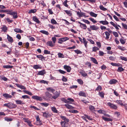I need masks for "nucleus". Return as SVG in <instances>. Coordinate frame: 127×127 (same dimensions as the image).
<instances>
[{
  "mask_svg": "<svg viewBox=\"0 0 127 127\" xmlns=\"http://www.w3.org/2000/svg\"><path fill=\"white\" fill-rule=\"evenodd\" d=\"M107 105L110 108L112 109L116 110L118 108L114 104L111 102H108L107 103Z\"/></svg>",
  "mask_w": 127,
  "mask_h": 127,
  "instance_id": "nucleus-1",
  "label": "nucleus"
},
{
  "mask_svg": "<svg viewBox=\"0 0 127 127\" xmlns=\"http://www.w3.org/2000/svg\"><path fill=\"white\" fill-rule=\"evenodd\" d=\"M69 39V38L67 37H65L60 38L59 39L58 41V43H59L62 44L63 42Z\"/></svg>",
  "mask_w": 127,
  "mask_h": 127,
  "instance_id": "nucleus-2",
  "label": "nucleus"
},
{
  "mask_svg": "<svg viewBox=\"0 0 127 127\" xmlns=\"http://www.w3.org/2000/svg\"><path fill=\"white\" fill-rule=\"evenodd\" d=\"M43 113L42 116L43 117L46 118L49 117L51 116V114L49 113L48 111H46Z\"/></svg>",
  "mask_w": 127,
  "mask_h": 127,
  "instance_id": "nucleus-3",
  "label": "nucleus"
},
{
  "mask_svg": "<svg viewBox=\"0 0 127 127\" xmlns=\"http://www.w3.org/2000/svg\"><path fill=\"white\" fill-rule=\"evenodd\" d=\"M32 98L36 99V100L39 101H41L42 99V98L40 96L37 95H33L32 96Z\"/></svg>",
  "mask_w": 127,
  "mask_h": 127,
  "instance_id": "nucleus-4",
  "label": "nucleus"
},
{
  "mask_svg": "<svg viewBox=\"0 0 127 127\" xmlns=\"http://www.w3.org/2000/svg\"><path fill=\"white\" fill-rule=\"evenodd\" d=\"M66 70L67 72H69L71 70V68L69 66L65 65L63 67Z\"/></svg>",
  "mask_w": 127,
  "mask_h": 127,
  "instance_id": "nucleus-5",
  "label": "nucleus"
},
{
  "mask_svg": "<svg viewBox=\"0 0 127 127\" xmlns=\"http://www.w3.org/2000/svg\"><path fill=\"white\" fill-rule=\"evenodd\" d=\"M47 45L51 47H53L54 46L55 44L51 41H48L46 43Z\"/></svg>",
  "mask_w": 127,
  "mask_h": 127,
  "instance_id": "nucleus-6",
  "label": "nucleus"
},
{
  "mask_svg": "<svg viewBox=\"0 0 127 127\" xmlns=\"http://www.w3.org/2000/svg\"><path fill=\"white\" fill-rule=\"evenodd\" d=\"M78 23L80 24V27L84 30L86 29L87 28V26L85 24H83L80 22H78Z\"/></svg>",
  "mask_w": 127,
  "mask_h": 127,
  "instance_id": "nucleus-7",
  "label": "nucleus"
},
{
  "mask_svg": "<svg viewBox=\"0 0 127 127\" xmlns=\"http://www.w3.org/2000/svg\"><path fill=\"white\" fill-rule=\"evenodd\" d=\"M61 124L62 127H67L68 125V123L64 121H62L61 122Z\"/></svg>",
  "mask_w": 127,
  "mask_h": 127,
  "instance_id": "nucleus-8",
  "label": "nucleus"
},
{
  "mask_svg": "<svg viewBox=\"0 0 127 127\" xmlns=\"http://www.w3.org/2000/svg\"><path fill=\"white\" fill-rule=\"evenodd\" d=\"M3 96L6 98H11L12 96L7 94H3Z\"/></svg>",
  "mask_w": 127,
  "mask_h": 127,
  "instance_id": "nucleus-9",
  "label": "nucleus"
},
{
  "mask_svg": "<svg viewBox=\"0 0 127 127\" xmlns=\"http://www.w3.org/2000/svg\"><path fill=\"white\" fill-rule=\"evenodd\" d=\"M1 28L2 29V31H3L4 32H7V28L5 25H3Z\"/></svg>",
  "mask_w": 127,
  "mask_h": 127,
  "instance_id": "nucleus-10",
  "label": "nucleus"
},
{
  "mask_svg": "<svg viewBox=\"0 0 127 127\" xmlns=\"http://www.w3.org/2000/svg\"><path fill=\"white\" fill-rule=\"evenodd\" d=\"M7 38L8 40V41L10 43L12 42L13 41V39H12V38L8 34H7Z\"/></svg>",
  "mask_w": 127,
  "mask_h": 127,
  "instance_id": "nucleus-11",
  "label": "nucleus"
},
{
  "mask_svg": "<svg viewBox=\"0 0 127 127\" xmlns=\"http://www.w3.org/2000/svg\"><path fill=\"white\" fill-rule=\"evenodd\" d=\"M11 15L13 16V18H14L15 19L18 17L17 13L15 12L12 11Z\"/></svg>",
  "mask_w": 127,
  "mask_h": 127,
  "instance_id": "nucleus-12",
  "label": "nucleus"
},
{
  "mask_svg": "<svg viewBox=\"0 0 127 127\" xmlns=\"http://www.w3.org/2000/svg\"><path fill=\"white\" fill-rule=\"evenodd\" d=\"M17 105L15 104L12 103H9V108H14L17 107Z\"/></svg>",
  "mask_w": 127,
  "mask_h": 127,
  "instance_id": "nucleus-13",
  "label": "nucleus"
},
{
  "mask_svg": "<svg viewBox=\"0 0 127 127\" xmlns=\"http://www.w3.org/2000/svg\"><path fill=\"white\" fill-rule=\"evenodd\" d=\"M90 28L93 30H96L98 29L97 26L95 25L90 26Z\"/></svg>",
  "mask_w": 127,
  "mask_h": 127,
  "instance_id": "nucleus-14",
  "label": "nucleus"
},
{
  "mask_svg": "<svg viewBox=\"0 0 127 127\" xmlns=\"http://www.w3.org/2000/svg\"><path fill=\"white\" fill-rule=\"evenodd\" d=\"M79 95L80 96H83L85 97L86 96V93L83 91H80L79 93Z\"/></svg>",
  "mask_w": 127,
  "mask_h": 127,
  "instance_id": "nucleus-15",
  "label": "nucleus"
},
{
  "mask_svg": "<svg viewBox=\"0 0 127 127\" xmlns=\"http://www.w3.org/2000/svg\"><path fill=\"white\" fill-rule=\"evenodd\" d=\"M90 58L91 60L94 64H98V63L95 58L92 57H91Z\"/></svg>",
  "mask_w": 127,
  "mask_h": 127,
  "instance_id": "nucleus-16",
  "label": "nucleus"
},
{
  "mask_svg": "<svg viewBox=\"0 0 127 127\" xmlns=\"http://www.w3.org/2000/svg\"><path fill=\"white\" fill-rule=\"evenodd\" d=\"M15 102L17 104L22 105L24 104V103L23 102V101L20 100H15Z\"/></svg>",
  "mask_w": 127,
  "mask_h": 127,
  "instance_id": "nucleus-17",
  "label": "nucleus"
},
{
  "mask_svg": "<svg viewBox=\"0 0 127 127\" xmlns=\"http://www.w3.org/2000/svg\"><path fill=\"white\" fill-rule=\"evenodd\" d=\"M102 118L105 121L111 122L113 121V120L112 119L106 118L103 116L102 117Z\"/></svg>",
  "mask_w": 127,
  "mask_h": 127,
  "instance_id": "nucleus-18",
  "label": "nucleus"
},
{
  "mask_svg": "<svg viewBox=\"0 0 127 127\" xmlns=\"http://www.w3.org/2000/svg\"><path fill=\"white\" fill-rule=\"evenodd\" d=\"M117 82V80L114 79H112L109 81V83L110 84H115Z\"/></svg>",
  "mask_w": 127,
  "mask_h": 127,
  "instance_id": "nucleus-19",
  "label": "nucleus"
},
{
  "mask_svg": "<svg viewBox=\"0 0 127 127\" xmlns=\"http://www.w3.org/2000/svg\"><path fill=\"white\" fill-rule=\"evenodd\" d=\"M41 67V65L39 64L34 65L33 66V68L35 69L40 68Z\"/></svg>",
  "mask_w": 127,
  "mask_h": 127,
  "instance_id": "nucleus-20",
  "label": "nucleus"
},
{
  "mask_svg": "<svg viewBox=\"0 0 127 127\" xmlns=\"http://www.w3.org/2000/svg\"><path fill=\"white\" fill-rule=\"evenodd\" d=\"M100 23L102 24L103 25H107L108 24V22L106 21H101L99 22Z\"/></svg>",
  "mask_w": 127,
  "mask_h": 127,
  "instance_id": "nucleus-21",
  "label": "nucleus"
},
{
  "mask_svg": "<svg viewBox=\"0 0 127 127\" xmlns=\"http://www.w3.org/2000/svg\"><path fill=\"white\" fill-rule=\"evenodd\" d=\"M51 109L52 111L55 113H58V111L56 108L55 107H51Z\"/></svg>",
  "mask_w": 127,
  "mask_h": 127,
  "instance_id": "nucleus-22",
  "label": "nucleus"
},
{
  "mask_svg": "<svg viewBox=\"0 0 127 127\" xmlns=\"http://www.w3.org/2000/svg\"><path fill=\"white\" fill-rule=\"evenodd\" d=\"M64 106L68 109H72L74 108V107L71 106L68 104H65Z\"/></svg>",
  "mask_w": 127,
  "mask_h": 127,
  "instance_id": "nucleus-23",
  "label": "nucleus"
},
{
  "mask_svg": "<svg viewBox=\"0 0 127 127\" xmlns=\"http://www.w3.org/2000/svg\"><path fill=\"white\" fill-rule=\"evenodd\" d=\"M33 20L34 21L36 22L38 24L40 23V21L36 16H34L33 17Z\"/></svg>",
  "mask_w": 127,
  "mask_h": 127,
  "instance_id": "nucleus-24",
  "label": "nucleus"
},
{
  "mask_svg": "<svg viewBox=\"0 0 127 127\" xmlns=\"http://www.w3.org/2000/svg\"><path fill=\"white\" fill-rule=\"evenodd\" d=\"M80 73L82 75L83 77L86 76L87 75V74L85 73L84 71L83 70L81 71Z\"/></svg>",
  "mask_w": 127,
  "mask_h": 127,
  "instance_id": "nucleus-25",
  "label": "nucleus"
},
{
  "mask_svg": "<svg viewBox=\"0 0 127 127\" xmlns=\"http://www.w3.org/2000/svg\"><path fill=\"white\" fill-rule=\"evenodd\" d=\"M89 108L90 110H91V111L94 112L95 111V108L94 107L92 106V105H90L89 107Z\"/></svg>",
  "mask_w": 127,
  "mask_h": 127,
  "instance_id": "nucleus-26",
  "label": "nucleus"
},
{
  "mask_svg": "<svg viewBox=\"0 0 127 127\" xmlns=\"http://www.w3.org/2000/svg\"><path fill=\"white\" fill-rule=\"evenodd\" d=\"M45 95L47 97L49 98H50L52 96V95L48 92H46L45 93Z\"/></svg>",
  "mask_w": 127,
  "mask_h": 127,
  "instance_id": "nucleus-27",
  "label": "nucleus"
},
{
  "mask_svg": "<svg viewBox=\"0 0 127 127\" xmlns=\"http://www.w3.org/2000/svg\"><path fill=\"white\" fill-rule=\"evenodd\" d=\"M46 90L49 92L53 93L55 90L51 87H48L46 89Z\"/></svg>",
  "mask_w": 127,
  "mask_h": 127,
  "instance_id": "nucleus-28",
  "label": "nucleus"
},
{
  "mask_svg": "<svg viewBox=\"0 0 127 127\" xmlns=\"http://www.w3.org/2000/svg\"><path fill=\"white\" fill-rule=\"evenodd\" d=\"M122 101L120 100H117L116 101V102L117 103H118L120 104L121 106H124V105H125V104H124L122 103Z\"/></svg>",
  "mask_w": 127,
  "mask_h": 127,
  "instance_id": "nucleus-29",
  "label": "nucleus"
},
{
  "mask_svg": "<svg viewBox=\"0 0 127 127\" xmlns=\"http://www.w3.org/2000/svg\"><path fill=\"white\" fill-rule=\"evenodd\" d=\"M40 104L41 106H43L45 107H47L49 104V103H46L45 102L41 103Z\"/></svg>",
  "mask_w": 127,
  "mask_h": 127,
  "instance_id": "nucleus-30",
  "label": "nucleus"
},
{
  "mask_svg": "<svg viewBox=\"0 0 127 127\" xmlns=\"http://www.w3.org/2000/svg\"><path fill=\"white\" fill-rule=\"evenodd\" d=\"M105 35H106V37L105 38L106 39H108L109 38V36L110 35L109 33L108 32H105Z\"/></svg>",
  "mask_w": 127,
  "mask_h": 127,
  "instance_id": "nucleus-31",
  "label": "nucleus"
},
{
  "mask_svg": "<svg viewBox=\"0 0 127 127\" xmlns=\"http://www.w3.org/2000/svg\"><path fill=\"white\" fill-rule=\"evenodd\" d=\"M14 31L17 32L22 33L23 31L19 29H15L14 30Z\"/></svg>",
  "mask_w": 127,
  "mask_h": 127,
  "instance_id": "nucleus-32",
  "label": "nucleus"
},
{
  "mask_svg": "<svg viewBox=\"0 0 127 127\" xmlns=\"http://www.w3.org/2000/svg\"><path fill=\"white\" fill-rule=\"evenodd\" d=\"M90 15L92 16L96 17L97 16V15L92 12H91L90 13Z\"/></svg>",
  "mask_w": 127,
  "mask_h": 127,
  "instance_id": "nucleus-33",
  "label": "nucleus"
},
{
  "mask_svg": "<svg viewBox=\"0 0 127 127\" xmlns=\"http://www.w3.org/2000/svg\"><path fill=\"white\" fill-rule=\"evenodd\" d=\"M100 9L102 10L105 11L107 10V9L104 7L102 5H101L99 6Z\"/></svg>",
  "mask_w": 127,
  "mask_h": 127,
  "instance_id": "nucleus-34",
  "label": "nucleus"
},
{
  "mask_svg": "<svg viewBox=\"0 0 127 127\" xmlns=\"http://www.w3.org/2000/svg\"><path fill=\"white\" fill-rule=\"evenodd\" d=\"M36 57L38 58L39 59V60H42V59H44L45 57L41 55H37L36 56Z\"/></svg>",
  "mask_w": 127,
  "mask_h": 127,
  "instance_id": "nucleus-35",
  "label": "nucleus"
},
{
  "mask_svg": "<svg viewBox=\"0 0 127 127\" xmlns=\"http://www.w3.org/2000/svg\"><path fill=\"white\" fill-rule=\"evenodd\" d=\"M3 67L5 68H10L13 67V66L10 65H4L3 66Z\"/></svg>",
  "mask_w": 127,
  "mask_h": 127,
  "instance_id": "nucleus-36",
  "label": "nucleus"
},
{
  "mask_svg": "<svg viewBox=\"0 0 127 127\" xmlns=\"http://www.w3.org/2000/svg\"><path fill=\"white\" fill-rule=\"evenodd\" d=\"M40 32L41 33L47 35H48L49 34L48 32L47 31H45L41 30L40 31Z\"/></svg>",
  "mask_w": 127,
  "mask_h": 127,
  "instance_id": "nucleus-37",
  "label": "nucleus"
},
{
  "mask_svg": "<svg viewBox=\"0 0 127 127\" xmlns=\"http://www.w3.org/2000/svg\"><path fill=\"white\" fill-rule=\"evenodd\" d=\"M45 73V71L44 70L39 71L38 74L39 75H43Z\"/></svg>",
  "mask_w": 127,
  "mask_h": 127,
  "instance_id": "nucleus-38",
  "label": "nucleus"
},
{
  "mask_svg": "<svg viewBox=\"0 0 127 127\" xmlns=\"http://www.w3.org/2000/svg\"><path fill=\"white\" fill-rule=\"evenodd\" d=\"M83 43H84L85 47H86L88 42L86 41V39L85 38H83Z\"/></svg>",
  "mask_w": 127,
  "mask_h": 127,
  "instance_id": "nucleus-39",
  "label": "nucleus"
},
{
  "mask_svg": "<svg viewBox=\"0 0 127 127\" xmlns=\"http://www.w3.org/2000/svg\"><path fill=\"white\" fill-rule=\"evenodd\" d=\"M111 64L113 66H121V64H117L116 63H111Z\"/></svg>",
  "mask_w": 127,
  "mask_h": 127,
  "instance_id": "nucleus-40",
  "label": "nucleus"
},
{
  "mask_svg": "<svg viewBox=\"0 0 127 127\" xmlns=\"http://www.w3.org/2000/svg\"><path fill=\"white\" fill-rule=\"evenodd\" d=\"M58 55V57L60 58H64V56L63 54L60 53H59Z\"/></svg>",
  "mask_w": 127,
  "mask_h": 127,
  "instance_id": "nucleus-41",
  "label": "nucleus"
},
{
  "mask_svg": "<svg viewBox=\"0 0 127 127\" xmlns=\"http://www.w3.org/2000/svg\"><path fill=\"white\" fill-rule=\"evenodd\" d=\"M124 70V69H123L122 67H118L117 71L119 72H121L123 71Z\"/></svg>",
  "mask_w": 127,
  "mask_h": 127,
  "instance_id": "nucleus-42",
  "label": "nucleus"
},
{
  "mask_svg": "<svg viewBox=\"0 0 127 127\" xmlns=\"http://www.w3.org/2000/svg\"><path fill=\"white\" fill-rule=\"evenodd\" d=\"M36 11V9H31L30 10L29 13H34Z\"/></svg>",
  "mask_w": 127,
  "mask_h": 127,
  "instance_id": "nucleus-43",
  "label": "nucleus"
},
{
  "mask_svg": "<svg viewBox=\"0 0 127 127\" xmlns=\"http://www.w3.org/2000/svg\"><path fill=\"white\" fill-rule=\"evenodd\" d=\"M69 16H71L72 15V13L70 12V11L69 10H65L64 11Z\"/></svg>",
  "mask_w": 127,
  "mask_h": 127,
  "instance_id": "nucleus-44",
  "label": "nucleus"
},
{
  "mask_svg": "<svg viewBox=\"0 0 127 127\" xmlns=\"http://www.w3.org/2000/svg\"><path fill=\"white\" fill-rule=\"evenodd\" d=\"M120 41L121 43L123 44H124L126 42V40L125 39H123V38H121Z\"/></svg>",
  "mask_w": 127,
  "mask_h": 127,
  "instance_id": "nucleus-45",
  "label": "nucleus"
},
{
  "mask_svg": "<svg viewBox=\"0 0 127 127\" xmlns=\"http://www.w3.org/2000/svg\"><path fill=\"white\" fill-rule=\"evenodd\" d=\"M51 23L53 24H56L57 22L54 19H52L51 20Z\"/></svg>",
  "mask_w": 127,
  "mask_h": 127,
  "instance_id": "nucleus-46",
  "label": "nucleus"
},
{
  "mask_svg": "<svg viewBox=\"0 0 127 127\" xmlns=\"http://www.w3.org/2000/svg\"><path fill=\"white\" fill-rule=\"evenodd\" d=\"M118 48L122 51H124L126 50V49L124 47H122L120 46H119L118 47Z\"/></svg>",
  "mask_w": 127,
  "mask_h": 127,
  "instance_id": "nucleus-47",
  "label": "nucleus"
},
{
  "mask_svg": "<svg viewBox=\"0 0 127 127\" xmlns=\"http://www.w3.org/2000/svg\"><path fill=\"white\" fill-rule=\"evenodd\" d=\"M69 111L70 112L74 113H77L78 112V111L77 110H69Z\"/></svg>",
  "mask_w": 127,
  "mask_h": 127,
  "instance_id": "nucleus-48",
  "label": "nucleus"
},
{
  "mask_svg": "<svg viewBox=\"0 0 127 127\" xmlns=\"http://www.w3.org/2000/svg\"><path fill=\"white\" fill-rule=\"evenodd\" d=\"M67 0H65L63 2V4L65 7H68V5L67 4Z\"/></svg>",
  "mask_w": 127,
  "mask_h": 127,
  "instance_id": "nucleus-49",
  "label": "nucleus"
},
{
  "mask_svg": "<svg viewBox=\"0 0 127 127\" xmlns=\"http://www.w3.org/2000/svg\"><path fill=\"white\" fill-rule=\"evenodd\" d=\"M52 40L53 42L55 44V43H56V41L57 39L56 37H52Z\"/></svg>",
  "mask_w": 127,
  "mask_h": 127,
  "instance_id": "nucleus-50",
  "label": "nucleus"
},
{
  "mask_svg": "<svg viewBox=\"0 0 127 127\" xmlns=\"http://www.w3.org/2000/svg\"><path fill=\"white\" fill-rule=\"evenodd\" d=\"M99 50V49L96 47H94L93 48L92 50L93 51H96L98 50Z\"/></svg>",
  "mask_w": 127,
  "mask_h": 127,
  "instance_id": "nucleus-51",
  "label": "nucleus"
},
{
  "mask_svg": "<svg viewBox=\"0 0 127 127\" xmlns=\"http://www.w3.org/2000/svg\"><path fill=\"white\" fill-rule=\"evenodd\" d=\"M121 24L123 27L125 29L127 30V25L123 23H122Z\"/></svg>",
  "mask_w": 127,
  "mask_h": 127,
  "instance_id": "nucleus-52",
  "label": "nucleus"
},
{
  "mask_svg": "<svg viewBox=\"0 0 127 127\" xmlns=\"http://www.w3.org/2000/svg\"><path fill=\"white\" fill-rule=\"evenodd\" d=\"M53 94L55 96H57V97H59V93H58L57 91H55L53 93Z\"/></svg>",
  "mask_w": 127,
  "mask_h": 127,
  "instance_id": "nucleus-53",
  "label": "nucleus"
},
{
  "mask_svg": "<svg viewBox=\"0 0 127 127\" xmlns=\"http://www.w3.org/2000/svg\"><path fill=\"white\" fill-rule=\"evenodd\" d=\"M78 82L80 84H83V81L81 79H78L77 80Z\"/></svg>",
  "mask_w": 127,
  "mask_h": 127,
  "instance_id": "nucleus-54",
  "label": "nucleus"
},
{
  "mask_svg": "<svg viewBox=\"0 0 127 127\" xmlns=\"http://www.w3.org/2000/svg\"><path fill=\"white\" fill-rule=\"evenodd\" d=\"M22 97L24 99L28 98L30 99V97L29 96L27 95H23L22 96Z\"/></svg>",
  "mask_w": 127,
  "mask_h": 127,
  "instance_id": "nucleus-55",
  "label": "nucleus"
},
{
  "mask_svg": "<svg viewBox=\"0 0 127 127\" xmlns=\"http://www.w3.org/2000/svg\"><path fill=\"white\" fill-rule=\"evenodd\" d=\"M99 95L102 98H104V94L103 92H99Z\"/></svg>",
  "mask_w": 127,
  "mask_h": 127,
  "instance_id": "nucleus-56",
  "label": "nucleus"
},
{
  "mask_svg": "<svg viewBox=\"0 0 127 127\" xmlns=\"http://www.w3.org/2000/svg\"><path fill=\"white\" fill-rule=\"evenodd\" d=\"M85 116L86 118H87L89 120H93L92 118H91L90 116L87 115H85Z\"/></svg>",
  "mask_w": 127,
  "mask_h": 127,
  "instance_id": "nucleus-57",
  "label": "nucleus"
},
{
  "mask_svg": "<svg viewBox=\"0 0 127 127\" xmlns=\"http://www.w3.org/2000/svg\"><path fill=\"white\" fill-rule=\"evenodd\" d=\"M44 53L45 54H50V51L46 50H44Z\"/></svg>",
  "mask_w": 127,
  "mask_h": 127,
  "instance_id": "nucleus-58",
  "label": "nucleus"
},
{
  "mask_svg": "<svg viewBox=\"0 0 127 127\" xmlns=\"http://www.w3.org/2000/svg\"><path fill=\"white\" fill-rule=\"evenodd\" d=\"M82 21H83L85 23H87V24H90V22H89V21L87 20H85L84 19H83L82 20Z\"/></svg>",
  "mask_w": 127,
  "mask_h": 127,
  "instance_id": "nucleus-59",
  "label": "nucleus"
},
{
  "mask_svg": "<svg viewBox=\"0 0 127 127\" xmlns=\"http://www.w3.org/2000/svg\"><path fill=\"white\" fill-rule=\"evenodd\" d=\"M30 107L31 108L34 109L35 110H39V109L34 106H31Z\"/></svg>",
  "mask_w": 127,
  "mask_h": 127,
  "instance_id": "nucleus-60",
  "label": "nucleus"
},
{
  "mask_svg": "<svg viewBox=\"0 0 127 127\" xmlns=\"http://www.w3.org/2000/svg\"><path fill=\"white\" fill-rule=\"evenodd\" d=\"M113 33L115 37H118V34L116 32H113Z\"/></svg>",
  "mask_w": 127,
  "mask_h": 127,
  "instance_id": "nucleus-61",
  "label": "nucleus"
},
{
  "mask_svg": "<svg viewBox=\"0 0 127 127\" xmlns=\"http://www.w3.org/2000/svg\"><path fill=\"white\" fill-rule=\"evenodd\" d=\"M94 23H96L97 22L93 18H89V19Z\"/></svg>",
  "mask_w": 127,
  "mask_h": 127,
  "instance_id": "nucleus-62",
  "label": "nucleus"
},
{
  "mask_svg": "<svg viewBox=\"0 0 127 127\" xmlns=\"http://www.w3.org/2000/svg\"><path fill=\"white\" fill-rule=\"evenodd\" d=\"M121 59L123 60H124L125 61H127V59L126 57H124L123 56H121L120 57Z\"/></svg>",
  "mask_w": 127,
  "mask_h": 127,
  "instance_id": "nucleus-63",
  "label": "nucleus"
},
{
  "mask_svg": "<svg viewBox=\"0 0 127 127\" xmlns=\"http://www.w3.org/2000/svg\"><path fill=\"white\" fill-rule=\"evenodd\" d=\"M102 88L100 86H98L96 88V90L97 91H100L101 90Z\"/></svg>",
  "mask_w": 127,
  "mask_h": 127,
  "instance_id": "nucleus-64",
  "label": "nucleus"
}]
</instances>
